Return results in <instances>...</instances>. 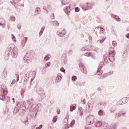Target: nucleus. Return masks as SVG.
<instances>
[{"mask_svg": "<svg viewBox=\"0 0 129 129\" xmlns=\"http://www.w3.org/2000/svg\"><path fill=\"white\" fill-rule=\"evenodd\" d=\"M115 55V51H114V48L111 47V50L109 52L108 57L106 56H104V59L106 63H109L110 62H113L114 61V56Z\"/></svg>", "mask_w": 129, "mask_h": 129, "instance_id": "f257e3e1", "label": "nucleus"}, {"mask_svg": "<svg viewBox=\"0 0 129 129\" xmlns=\"http://www.w3.org/2000/svg\"><path fill=\"white\" fill-rule=\"evenodd\" d=\"M10 51H11V55L14 58H16L18 56V49L16 48L14 44H11L8 46Z\"/></svg>", "mask_w": 129, "mask_h": 129, "instance_id": "f03ea898", "label": "nucleus"}, {"mask_svg": "<svg viewBox=\"0 0 129 129\" xmlns=\"http://www.w3.org/2000/svg\"><path fill=\"white\" fill-rule=\"evenodd\" d=\"M24 60L26 63H30L34 60V56L31 53H27L24 57Z\"/></svg>", "mask_w": 129, "mask_h": 129, "instance_id": "7ed1b4c3", "label": "nucleus"}, {"mask_svg": "<svg viewBox=\"0 0 129 129\" xmlns=\"http://www.w3.org/2000/svg\"><path fill=\"white\" fill-rule=\"evenodd\" d=\"M95 120V117L93 115H90L87 119V121L88 124H93L94 123V121Z\"/></svg>", "mask_w": 129, "mask_h": 129, "instance_id": "20e7f679", "label": "nucleus"}, {"mask_svg": "<svg viewBox=\"0 0 129 129\" xmlns=\"http://www.w3.org/2000/svg\"><path fill=\"white\" fill-rule=\"evenodd\" d=\"M93 4L91 3H86L83 6V10L84 11H88V10H90L92 8Z\"/></svg>", "mask_w": 129, "mask_h": 129, "instance_id": "39448f33", "label": "nucleus"}, {"mask_svg": "<svg viewBox=\"0 0 129 129\" xmlns=\"http://www.w3.org/2000/svg\"><path fill=\"white\" fill-rule=\"evenodd\" d=\"M92 109H93V104L91 103H88L86 108V111L87 112H91Z\"/></svg>", "mask_w": 129, "mask_h": 129, "instance_id": "423d86ee", "label": "nucleus"}, {"mask_svg": "<svg viewBox=\"0 0 129 129\" xmlns=\"http://www.w3.org/2000/svg\"><path fill=\"white\" fill-rule=\"evenodd\" d=\"M57 35L60 37H63V36H65V35H66V30H65V29L58 30L57 32Z\"/></svg>", "mask_w": 129, "mask_h": 129, "instance_id": "0eeeda50", "label": "nucleus"}, {"mask_svg": "<svg viewBox=\"0 0 129 129\" xmlns=\"http://www.w3.org/2000/svg\"><path fill=\"white\" fill-rule=\"evenodd\" d=\"M63 11L68 16H69V15H70V13H71V9L70 8V7H64Z\"/></svg>", "mask_w": 129, "mask_h": 129, "instance_id": "6e6552de", "label": "nucleus"}, {"mask_svg": "<svg viewBox=\"0 0 129 129\" xmlns=\"http://www.w3.org/2000/svg\"><path fill=\"white\" fill-rule=\"evenodd\" d=\"M80 68L82 71V72L84 73V74H87V69H86V68L82 65V63L80 64Z\"/></svg>", "mask_w": 129, "mask_h": 129, "instance_id": "1a4fd4ad", "label": "nucleus"}, {"mask_svg": "<svg viewBox=\"0 0 129 129\" xmlns=\"http://www.w3.org/2000/svg\"><path fill=\"white\" fill-rule=\"evenodd\" d=\"M61 80H62V75L61 74L57 75V77L55 79V82H56V83H58L60 82Z\"/></svg>", "mask_w": 129, "mask_h": 129, "instance_id": "9d476101", "label": "nucleus"}, {"mask_svg": "<svg viewBox=\"0 0 129 129\" xmlns=\"http://www.w3.org/2000/svg\"><path fill=\"white\" fill-rule=\"evenodd\" d=\"M0 99L1 100H3V101H10V97H5L4 95H0Z\"/></svg>", "mask_w": 129, "mask_h": 129, "instance_id": "9b49d317", "label": "nucleus"}, {"mask_svg": "<svg viewBox=\"0 0 129 129\" xmlns=\"http://www.w3.org/2000/svg\"><path fill=\"white\" fill-rule=\"evenodd\" d=\"M63 121V125H64L65 128H69V126H68V119L67 118H65Z\"/></svg>", "mask_w": 129, "mask_h": 129, "instance_id": "f8f14e48", "label": "nucleus"}, {"mask_svg": "<svg viewBox=\"0 0 129 129\" xmlns=\"http://www.w3.org/2000/svg\"><path fill=\"white\" fill-rule=\"evenodd\" d=\"M28 41V37H25L23 40L21 41L22 47H25L26 43Z\"/></svg>", "mask_w": 129, "mask_h": 129, "instance_id": "ddd939ff", "label": "nucleus"}, {"mask_svg": "<svg viewBox=\"0 0 129 129\" xmlns=\"http://www.w3.org/2000/svg\"><path fill=\"white\" fill-rule=\"evenodd\" d=\"M95 126H97V127H100L101 125H102V123L99 120H96V122L95 123Z\"/></svg>", "mask_w": 129, "mask_h": 129, "instance_id": "4468645a", "label": "nucleus"}, {"mask_svg": "<svg viewBox=\"0 0 129 129\" xmlns=\"http://www.w3.org/2000/svg\"><path fill=\"white\" fill-rule=\"evenodd\" d=\"M2 76L3 77L4 79L7 78V76H8V73L7 72V70H4L3 71V72L2 73Z\"/></svg>", "mask_w": 129, "mask_h": 129, "instance_id": "2eb2a0df", "label": "nucleus"}, {"mask_svg": "<svg viewBox=\"0 0 129 129\" xmlns=\"http://www.w3.org/2000/svg\"><path fill=\"white\" fill-rule=\"evenodd\" d=\"M79 110L80 111V116L82 117V116H83V113H84V111H83L82 108L81 107L79 108Z\"/></svg>", "mask_w": 129, "mask_h": 129, "instance_id": "dca6fc26", "label": "nucleus"}, {"mask_svg": "<svg viewBox=\"0 0 129 129\" xmlns=\"http://www.w3.org/2000/svg\"><path fill=\"white\" fill-rule=\"evenodd\" d=\"M102 73H103V71L100 69H98L96 74V75H101Z\"/></svg>", "mask_w": 129, "mask_h": 129, "instance_id": "f3484780", "label": "nucleus"}, {"mask_svg": "<svg viewBox=\"0 0 129 129\" xmlns=\"http://www.w3.org/2000/svg\"><path fill=\"white\" fill-rule=\"evenodd\" d=\"M84 56H86V57H92V53L91 52H87L84 54Z\"/></svg>", "mask_w": 129, "mask_h": 129, "instance_id": "a211bd4d", "label": "nucleus"}, {"mask_svg": "<svg viewBox=\"0 0 129 129\" xmlns=\"http://www.w3.org/2000/svg\"><path fill=\"white\" fill-rule=\"evenodd\" d=\"M113 18H114V19H115L117 22H120V18H119V17L114 15L113 16Z\"/></svg>", "mask_w": 129, "mask_h": 129, "instance_id": "6ab92c4d", "label": "nucleus"}, {"mask_svg": "<svg viewBox=\"0 0 129 129\" xmlns=\"http://www.w3.org/2000/svg\"><path fill=\"white\" fill-rule=\"evenodd\" d=\"M26 92V90L24 89H22L21 90V96L22 97H24V96H25V92Z\"/></svg>", "mask_w": 129, "mask_h": 129, "instance_id": "aec40b11", "label": "nucleus"}, {"mask_svg": "<svg viewBox=\"0 0 129 129\" xmlns=\"http://www.w3.org/2000/svg\"><path fill=\"white\" fill-rule=\"evenodd\" d=\"M20 105L23 107H26L27 104L26 103L25 101H22V102H21Z\"/></svg>", "mask_w": 129, "mask_h": 129, "instance_id": "412c9836", "label": "nucleus"}, {"mask_svg": "<svg viewBox=\"0 0 129 129\" xmlns=\"http://www.w3.org/2000/svg\"><path fill=\"white\" fill-rule=\"evenodd\" d=\"M76 109V107L74 105H71L70 106V111H73Z\"/></svg>", "mask_w": 129, "mask_h": 129, "instance_id": "4be33fe9", "label": "nucleus"}, {"mask_svg": "<svg viewBox=\"0 0 129 129\" xmlns=\"http://www.w3.org/2000/svg\"><path fill=\"white\" fill-rule=\"evenodd\" d=\"M52 24L53 26H55V27H58V26H59V23L57 21H53Z\"/></svg>", "mask_w": 129, "mask_h": 129, "instance_id": "5701e85b", "label": "nucleus"}, {"mask_svg": "<svg viewBox=\"0 0 129 129\" xmlns=\"http://www.w3.org/2000/svg\"><path fill=\"white\" fill-rule=\"evenodd\" d=\"M12 37V40L14 43H16L17 42V38H16V36L14 35V34L11 35Z\"/></svg>", "mask_w": 129, "mask_h": 129, "instance_id": "b1692460", "label": "nucleus"}, {"mask_svg": "<svg viewBox=\"0 0 129 129\" xmlns=\"http://www.w3.org/2000/svg\"><path fill=\"white\" fill-rule=\"evenodd\" d=\"M50 59H51V57H50V55H46L44 57L45 61H48V60H50Z\"/></svg>", "mask_w": 129, "mask_h": 129, "instance_id": "393cba45", "label": "nucleus"}, {"mask_svg": "<svg viewBox=\"0 0 129 129\" xmlns=\"http://www.w3.org/2000/svg\"><path fill=\"white\" fill-rule=\"evenodd\" d=\"M32 101H33V100H29L27 101L28 105L29 107H31V106H32V104L31 103V102H32Z\"/></svg>", "mask_w": 129, "mask_h": 129, "instance_id": "a878e982", "label": "nucleus"}, {"mask_svg": "<svg viewBox=\"0 0 129 129\" xmlns=\"http://www.w3.org/2000/svg\"><path fill=\"white\" fill-rule=\"evenodd\" d=\"M104 114V112H103L102 110L99 111L98 114L99 115H100V116H102V115H103Z\"/></svg>", "mask_w": 129, "mask_h": 129, "instance_id": "bb28decb", "label": "nucleus"}, {"mask_svg": "<svg viewBox=\"0 0 129 129\" xmlns=\"http://www.w3.org/2000/svg\"><path fill=\"white\" fill-rule=\"evenodd\" d=\"M115 116L116 118H118L120 117V116H121V113H116Z\"/></svg>", "mask_w": 129, "mask_h": 129, "instance_id": "cd10ccee", "label": "nucleus"}, {"mask_svg": "<svg viewBox=\"0 0 129 129\" xmlns=\"http://www.w3.org/2000/svg\"><path fill=\"white\" fill-rule=\"evenodd\" d=\"M40 11H41V10L40 9V8H36V10H35L36 14H40Z\"/></svg>", "mask_w": 129, "mask_h": 129, "instance_id": "c85d7f7f", "label": "nucleus"}, {"mask_svg": "<svg viewBox=\"0 0 129 129\" xmlns=\"http://www.w3.org/2000/svg\"><path fill=\"white\" fill-rule=\"evenodd\" d=\"M113 72H110L107 74H104V77H106V76H108V75H111L112 74Z\"/></svg>", "mask_w": 129, "mask_h": 129, "instance_id": "c756f323", "label": "nucleus"}, {"mask_svg": "<svg viewBox=\"0 0 129 129\" xmlns=\"http://www.w3.org/2000/svg\"><path fill=\"white\" fill-rule=\"evenodd\" d=\"M72 80L73 81H76V80H77V77H76V76H74L72 77Z\"/></svg>", "mask_w": 129, "mask_h": 129, "instance_id": "7c9ffc66", "label": "nucleus"}, {"mask_svg": "<svg viewBox=\"0 0 129 129\" xmlns=\"http://www.w3.org/2000/svg\"><path fill=\"white\" fill-rule=\"evenodd\" d=\"M112 46H113V47H116V46L117 45V43H116V41H113L112 42Z\"/></svg>", "mask_w": 129, "mask_h": 129, "instance_id": "2f4dec72", "label": "nucleus"}, {"mask_svg": "<svg viewBox=\"0 0 129 129\" xmlns=\"http://www.w3.org/2000/svg\"><path fill=\"white\" fill-rule=\"evenodd\" d=\"M104 32V29L103 28L100 27V34H103Z\"/></svg>", "mask_w": 129, "mask_h": 129, "instance_id": "473e14b6", "label": "nucleus"}, {"mask_svg": "<svg viewBox=\"0 0 129 129\" xmlns=\"http://www.w3.org/2000/svg\"><path fill=\"white\" fill-rule=\"evenodd\" d=\"M57 119H58V118L57 117V116L54 117L53 119H52V122H56V121H57Z\"/></svg>", "mask_w": 129, "mask_h": 129, "instance_id": "72a5a7b5", "label": "nucleus"}, {"mask_svg": "<svg viewBox=\"0 0 129 129\" xmlns=\"http://www.w3.org/2000/svg\"><path fill=\"white\" fill-rule=\"evenodd\" d=\"M15 83H16V80L14 79L12 81V82L10 84V86H13V85H14V84H15Z\"/></svg>", "mask_w": 129, "mask_h": 129, "instance_id": "f704fd0d", "label": "nucleus"}, {"mask_svg": "<svg viewBox=\"0 0 129 129\" xmlns=\"http://www.w3.org/2000/svg\"><path fill=\"white\" fill-rule=\"evenodd\" d=\"M49 66H51V62H48L45 64V67L47 68V67H49Z\"/></svg>", "mask_w": 129, "mask_h": 129, "instance_id": "c9c22d12", "label": "nucleus"}, {"mask_svg": "<svg viewBox=\"0 0 129 129\" xmlns=\"http://www.w3.org/2000/svg\"><path fill=\"white\" fill-rule=\"evenodd\" d=\"M121 116H125L126 115V113L125 112H121Z\"/></svg>", "mask_w": 129, "mask_h": 129, "instance_id": "e433bc0d", "label": "nucleus"}, {"mask_svg": "<svg viewBox=\"0 0 129 129\" xmlns=\"http://www.w3.org/2000/svg\"><path fill=\"white\" fill-rule=\"evenodd\" d=\"M3 93L5 95H7L8 94V90H3Z\"/></svg>", "mask_w": 129, "mask_h": 129, "instance_id": "4c0bfd02", "label": "nucleus"}, {"mask_svg": "<svg viewBox=\"0 0 129 129\" xmlns=\"http://www.w3.org/2000/svg\"><path fill=\"white\" fill-rule=\"evenodd\" d=\"M60 71H61V72H63V73L65 74V73H66L65 72V69H64V68H61L60 69Z\"/></svg>", "mask_w": 129, "mask_h": 129, "instance_id": "58836bf2", "label": "nucleus"}, {"mask_svg": "<svg viewBox=\"0 0 129 129\" xmlns=\"http://www.w3.org/2000/svg\"><path fill=\"white\" fill-rule=\"evenodd\" d=\"M28 81H29V79H27L25 80H24V84L26 85V84H27V83H28Z\"/></svg>", "mask_w": 129, "mask_h": 129, "instance_id": "ea45409f", "label": "nucleus"}, {"mask_svg": "<svg viewBox=\"0 0 129 129\" xmlns=\"http://www.w3.org/2000/svg\"><path fill=\"white\" fill-rule=\"evenodd\" d=\"M42 127H43V125L41 124L39 126L37 127L36 129H42Z\"/></svg>", "mask_w": 129, "mask_h": 129, "instance_id": "a19ab883", "label": "nucleus"}, {"mask_svg": "<svg viewBox=\"0 0 129 129\" xmlns=\"http://www.w3.org/2000/svg\"><path fill=\"white\" fill-rule=\"evenodd\" d=\"M75 12H79V11H80V9H79V8H78V7H76L75 9Z\"/></svg>", "mask_w": 129, "mask_h": 129, "instance_id": "79ce46f5", "label": "nucleus"}, {"mask_svg": "<svg viewBox=\"0 0 129 129\" xmlns=\"http://www.w3.org/2000/svg\"><path fill=\"white\" fill-rule=\"evenodd\" d=\"M82 51H88V49L86 47H83L81 49Z\"/></svg>", "mask_w": 129, "mask_h": 129, "instance_id": "37998d69", "label": "nucleus"}, {"mask_svg": "<svg viewBox=\"0 0 129 129\" xmlns=\"http://www.w3.org/2000/svg\"><path fill=\"white\" fill-rule=\"evenodd\" d=\"M75 124V120H73L72 122H71V125H74Z\"/></svg>", "mask_w": 129, "mask_h": 129, "instance_id": "c03bdc74", "label": "nucleus"}, {"mask_svg": "<svg viewBox=\"0 0 129 129\" xmlns=\"http://www.w3.org/2000/svg\"><path fill=\"white\" fill-rule=\"evenodd\" d=\"M104 126L106 127V129H109V128H108V124H107V123H105L104 124Z\"/></svg>", "mask_w": 129, "mask_h": 129, "instance_id": "a18cd8bd", "label": "nucleus"}, {"mask_svg": "<svg viewBox=\"0 0 129 129\" xmlns=\"http://www.w3.org/2000/svg\"><path fill=\"white\" fill-rule=\"evenodd\" d=\"M11 21H12V22H15V21H16V18L12 17L11 18Z\"/></svg>", "mask_w": 129, "mask_h": 129, "instance_id": "49530a36", "label": "nucleus"}, {"mask_svg": "<svg viewBox=\"0 0 129 129\" xmlns=\"http://www.w3.org/2000/svg\"><path fill=\"white\" fill-rule=\"evenodd\" d=\"M44 30H45V27L43 26V27H42L41 28L40 31H42V32H44Z\"/></svg>", "mask_w": 129, "mask_h": 129, "instance_id": "de8ad7c7", "label": "nucleus"}, {"mask_svg": "<svg viewBox=\"0 0 129 129\" xmlns=\"http://www.w3.org/2000/svg\"><path fill=\"white\" fill-rule=\"evenodd\" d=\"M72 53H73V51L71 50L69 51V54H70V55H72Z\"/></svg>", "mask_w": 129, "mask_h": 129, "instance_id": "09e8293b", "label": "nucleus"}, {"mask_svg": "<svg viewBox=\"0 0 129 129\" xmlns=\"http://www.w3.org/2000/svg\"><path fill=\"white\" fill-rule=\"evenodd\" d=\"M44 31H42L40 30V32H39V35H43V33Z\"/></svg>", "mask_w": 129, "mask_h": 129, "instance_id": "8fccbe9b", "label": "nucleus"}, {"mask_svg": "<svg viewBox=\"0 0 129 129\" xmlns=\"http://www.w3.org/2000/svg\"><path fill=\"white\" fill-rule=\"evenodd\" d=\"M99 42H100V43H103V42H104V39H102L99 41Z\"/></svg>", "mask_w": 129, "mask_h": 129, "instance_id": "3c124183", "label": "nucleus"}, {"mask_svg": "<svg viewBox=\"0 0 129 129\" xmlns=\"http://www.w3.org/2000/svg\"><path fill=\"white\" fill-rule=\"evenodd\" d=\"M18 29H19V30L21 29V25H18L17 26Z\"/></svg>", "mask_w": 129, "mask_h": 129, "instance_id": "603ef678", "label": "nucleus"}, {"mask_svg": "<svg viewBox=\"0 0 129 129\" xmlns=\"http://www.w3.org/2000/svg\"><path fill=\"white\" fill-rule=\"evenodd\" d=\"M126 37L127 38V39H129V33L126 35Z\"/></svg>", "mask_w": 129, "mask_h": 129, "instance_id": "864d4df0", "label": "nucleus"}, {"mask_svg": "<svg viewBox=\"0 0 129 129\" xmlns=\"http://www.w3.org/2000/svg\"><path fill=\"white\" fill-rule=\"evenodd\" d=\"M60 110H57V114H60Z\"/></svg>", "mask_w": 129, "mask_h": 129, "instance_id": "5fc2aeb1", "label": "nucleus"}, {"mask_svg": "<svg viewBox=\"0 0 129 129\" xmlns=\"http://www.w3.org/2000/svg\"><path fill=\"white\" fill-rule=\"evenodd\" d=\"M19 77L18 76V77H17V82H18V81H19Z\"/></svg>", "mask_w": 129, "mask_h": 129, "instance_id": "6e6d98bb", "label": "nucleus"}, {"mask_svg": "<svg viewBox=\"0 0 129 129\" xmlns=\"http://www.w3.org/2000/svg\"><path fill=\"white\" fill-rule=\"evenodd\" d=\"M85 103H86V101H85V99H84L83 100V103H84V104H85Z\"/></svg>", "mask_w": 129, "mask_h": 129, "instance_id": "4d7b16f0", "label": "nucleus"}, {"mask_svg": "<svg viewBox=\"0 0 129 129\" xmlns=\"http://www.w3.org/2000/svg\"><path fill=\"white\" fill-rule=\"evenodd\" d=\"M117 126V125H116L115 126H113V128H116V127Z\"/></svg>", "mask_w": 129, "mask_h": 129, "instance_id": "13d9d810", "label": "nucleus"}, {"mask_svg": "<svg viewBox=\"0 0 129 129\" xmlns=\"http://www.w3.org/2000/svg\"><path fill=\"white\" fill-rule=\"evenodd\" d=\"M89 38L90 40H91V39H92V37L89 36Z\"/></svg>", "mask_w": 129, "mask_h": 129, "instance_id": "bf43d9fd", "label": "nucleus"}, {"mask_svg": "<svg viewBox=\"0 0 129 129\" xmlns=\"http://www.w3.org/2000/svg\"><path fill=\"white\" fill-rule=\"evenodd\" d=\"M12 100H13V102H14V103H15V99H14V98H13V99H12Z\"/></svg>", "mask_w": 129, "mask_h": 129, "instance_id": "052dcab7", "label": "nucleus"}, {"mask_svg": "<svg viewBox=\"0 0 129 129\" xmlns=\"http://www.w3.org/2000/svg\"><path fill=\"white\" fill-rule=\"evenodd\" d=\"M37 105L39 106L41 105V104H38Z\"/></svg>", "mask_w": 129, "mask_h": 129, "instance_id": "680f3d73", "label": "nucleus"}, {"mask_svg": "<svg viewBox=\"0 0 129 129\" xmlns=\"http://www.w3.org/2000/svg\"><path fill=\"white\" fill-rule=\"evenodd\" d=\"M47 8H48V9H50L49 8H50V6H47Z\"/></svg>", "mask_w": 129, "mask_h": 129, "instance_id": "e2e57ef3", "label": "nucleus"}, {"mask_svg": "<svg viewBox=\"0 0 129 129\" xmlns=\"http://www.w3.org/2000/svg\"><path fill=\"white\" fill-rule=\"evenodd\" d=\"M0 26H2V23H0Z\"/></svg>", "mask_w": 129, "mask_h": 129, "instance_id": "0e129e2a", "label": "nucleus"}, {"mask_svg": "<svg viewBox=\"0 0 129 129\" xmlns=\"http://www.w3.org/2000/svg\"><path fill=\"white\" fill-rule=\"evenodd\" d=\"M46 13H48V11H46Z\"/></svg>", "mask_w": 129, "mask_h": 129, "instance_id": "69168bd1", "label": "nucleus"}, {"mask_svg": "<svg viewBox=\"0 0 129 129\" xmlns=\"http://www.w3.org/2000/svg\"><path fill=\"white\" fill-rule=\"evenodd\" d=\"M43 9H44V10H45V8H43Z\"/></svg>", "mask_w": 129, "mask_h": 129, "instance_id": "338daca9", "label": "nucleus"}, {"mask_svg": "<svg viewBox=\"0 0 129 129\" xmlns=\"http://www.w3.org/2000/svg\"><path fill=\"white\" fill-rule=\"evenodd\" d=\"M43 9H44V10H45V8H43Z\"/></svg>", "mask_w": 129, "mask_h": 129, "instance_id": "774afa93", "label": "nucleus"}]
</instances>
